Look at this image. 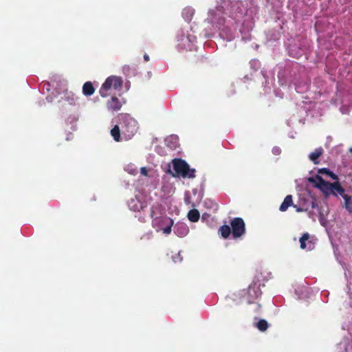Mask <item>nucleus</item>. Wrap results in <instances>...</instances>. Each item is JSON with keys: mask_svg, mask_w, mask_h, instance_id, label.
Wrapping results in <instances>:
<instances>
[{"mask_svg": "<svg viewBox=\"0 0 352 352\" xmlns=\"http://www.w3.org/2000/svg\"><path fill=\"white\" fill-rule=\"evenodd\" d=\"M116 122L111 130V135L116 142L129 140L137 133L138 122L127 113H120L116 118Z\"/></svg>", "mask_w": 352, "mask_h": 352, "instance_id": "nucleus-1", "label": "nucleus"}, {"mask_svg": "<svg viewBox=\"0 0 352 352\" xmlns=\"http://www.w3.org/2000/svg\"><path fill=\"white\" fill-rule=\"evenodd\" d=\"M151 217L152 227L157 232H161L166 236L171 233L174 220L164 214L163 210L159 204H155L152 206Z\"/></svg>", "mask_w": 352, "mask_h": 352, "instance_id": "nucleus-2", "label": "nucleus"}, {"mask_svg": "<svg viewBox=\"0 0 352 352\" xmlns=\"http://www.w3.org/2000/svg\"><path fill=\"white\" fill-rule=\"evenodd\" d=\"M316 187L321 190L326 195L331 194L341 195L344 190L338 182L330 183L324 181L321 176L317 175L309 179Z\"/></svg>", "mask_w": 352, "mask_h": 352, "instance_id": "nucleus-3", "label": "nucleus"}, {"mask_svg": "<svg viewBox=\"0 0 352 352\" xmlns=\"http://www.w3.org/2000/svg\"><path fill=\"white\" fill-rule=\"evenodd\" d=\"M174 177H182L183 178H194L195 170L190 168L189 165L181 159H175L172 162Z\"/></svg>", "mask_w": 352, "mask_h": 352, "instance_id": "nucleus-4", "label": "nucleus"}, {"mask_svg": "<svg viewBox=\"0 0 352 352\" xmlns=\"http://www.w3.org/2000/svg\"><path fill=\"white\" fill-rule=\"evenodd\" d=\"M260 285L253 282L249 287L241 292V298L248 303H254L261 296Z\"/></svg>", "mask_w": 352, "mask_h": 352, "instance_id": "nucleus-5", "label": "nucleus"}, {"mask_svg": "<svg viewBox=\"0 0 352 352\" xmlns=\"http://www.w3.org/2000/svg\"><path fill=\"white\" fill-rule=\"evenodd\" d=\"M141 176H144L150 181L153 188H155L159 182L160 174L157 169L153 166H143L140 169Z\"/></svg>", "mask_w": 352, "mask_h": 352, "instance_id": "nucleus-6", "label": "nucleus"}, {"mask_svg": "<svg viewBox=\"0 0 352 352\" xmlns=\"http://www.w3.org/2000/svg\"><path fill=\"white\" fill-rule=\"evenodd\" d=\"M230 225L233 238L240 237L245 233V223L241 218H234L231 221Z\"/></svg>", "mask_w": 352, "mask_h": 352, "instance_id": "nucleus-7", "label": "nucleus"}, {"mask_svg": "<svg viewBox=\"0 0 352 352\" xmlns=\"http://www.w3.org/2000/svg\"><path fill=\"white\" fill-rule=\"evenodd\" d=\"M300 245L302 250L306 251L312 250L315 248V239L311 237L308 233H305L300 238Z\"/></svg>", "mask_w": 352, "mask_h": 352, "instance_id": "nucleus-8", "label": "nucleus"}, {"mask_svg": "<svg viewBox=\"0 0 352 352\" xmlns=\"http://www.w3.org/2000/svg\"><path fill=\"white\" fill-rule=\"evenodd\" d=\"M122 84L123 80L121 77L111 76L106 79L101 88H120Z\"/></svg>", "mask_w": 352, "mask_h": 352, "instance_id": "nucleus-9", "label": "nucleus"}, {"mask_svg": "<svg viewBox=\"0 0 352 352\" xmlns=\"http://www.w3.org/2000/svg\"><path fill=\"white\" fill-rule=\"evenodd\" d=\"M128 206L131 210L140 212L146 206V204L136 195L135 198L131 199L128 203Z\"/></svg>", "mask_w": 352, "mask_h": 352, "instance_id": "nucleus-10", "label": "nucleus"}, {"mask_svg": "<svg viewBox=\"0 0 352 352\" xmlns=\"http://www.w3.org/2000/svg\"><path fill=\"white\" fill-rule=\"evenodd\" d=\"M174 233L179 237H184L189 232L188 226L184 222H177L173 226Z\"/></svg>", "mask_w": 352, "mask_h": 352, "instance_id": "nucleus-11", "label": "nucleus"}, {"mask_svg": "<svg viewBox=\"0 0 352 352\" xmlns=\"http://www.w3.org/2000/svg\"><path fill=\"white\" fill-rule=\"evenodd\" d=\"M52 91L51 94L53 95L54 96L60 95L61 98H63V97H65L66 100L70 104H72L73 102H74L75 99L73 97L70 98V96H73V94L72 91H68L67 89H63L62 92H58V89H52Z\"/></svg>", "mask_w": 352, "mask_h": 352, "instance_id": "nucleus-12", "label": "nucleus"}, {"mask_svg": "<svg viewBox=\"0 0 352 352\" xmlns=\"http://www.w3.org/2000/svg\"><path fill=\"white\" fill-rule=\"evenodd\" d=\"M47 85L50 87H61L66 85V81L60 76H54L50 82H47L43 85V87Z\"/></svg>", "mask_w": 352, "mask_h": 352, "instance_id": "nucleus-13", "label": "nucleus"}, {"mask_svg": "<svg viewBox=\"0 0 352 352\" xmlns=\"http://www.w3.org/2000/svg\"><path fill=\"white\" fill-rule=\"evenodd\" d=\"M165 144L170 149H175L179 144L178 137L175 135H171L165 139Z\"/></svg>", "mask_w": 352, "mask_h": 352, "instance_id": "nucleus-14", "label": "nucleus"}, {"mask_svg": "<svg viewBox=\"0 0 352 352\" xmlns=\"http://www.w3.org/2000/svg\"><path fill=\"white\" fill-rule=\"evenodd\" d=\"M121 102L120 100L116 98L112 97L111 100L107 103L108 109L112 111H118L121 108Z\"/></svg>", "mask_w": 352, "mask_h": 352, "instance_id": "nucleus-15", "label": "nucleus"}, {"mask_svg": "<svg viewBox=\"0 0 352 352\" xmlns=\"http://www.w3.org/2000/svg\"><path fill=\"white\" fill-rule=\"evenodd\" d=\"M323 153V149L322 147H318L316 148L313 152L310 153L309 155V158L311 161H312L314 164H318V159L322 155Z\"/></svg>", "mask_w": 352, "mask_h": 352, "instance_id": "nucleus-16", "label": "nucleus"}, {"mask_svg": "<svg viewBox=\"0 0 352 352\" xmlns=\"http://www.w3.org/2000/svg\"><path fill=\"white\" fill-rule=\"evenodd\" d=\"M195 14V10L191 7H186L182 10V16L185 21L190 22Z\"/></svg>", "mask_w": 352, "mask_h": 352, "instance_id": "nucleus-17", "label": "nucleus"}, {"mask_svg": "<svg viewBox=\"0 0 352 352\" xmlns=\"http://www.w3.org/2000/svg\"><path fill=\"white\" fill-rule=\"evenodd\" d=\"M293 203L292 196L289 195L285 197L283 202L280 206L279 210L282 212H285L287 210V208L292 206Z\"/></svg>", "mask_w": 352, "mask_h": 352, "instance_id": "nucleus-18", "label": "nucleus"}, {"mask_svg": "<svg viewBox=\"0 0 352 352\" xmlns=\"http://www.w3.org/2000/svg\"><path fill=\"white\" fill-rule=\"evenodd\" d=\"M199 212L197 210L193 209L188 212V219L192 222H197L199 219Z\"/></svg>", "mask_w": 352, "mask_h": 352, "instance_id": "nucleus-19", "label": "nucleus"}, {"mask_svg": "<svg viewBox=\"0 0 352 352\" xmlns=\"http://www.w3.org/2000/svg\"><path fill=\"white\" fill-rule=\"evenodd\" d=\"M254 326L261 331H266L269 327L267 322L264 319L258 320L254 323Z\"/></svg>", "mask_w": 352, "mask_h": 352, "instance_id": "nucleus-20", "label": "nucleus"}, {"mask_svg": "<svg viewBox=\"0 0 352 352\" xmlns=\"http://www.w3.org/2000/svg\"><path fill=\"white\" fill-rule=\"evenodd\" d=\"M230 232L231 228L227 225L222 226L219 229V233L224 239H227L230 236Z\"/></svg>", "mask_w": 352, "mask_h": 352, "instance_id": "nucleus-21", "label": "nucleus"}, {"mask_svg": "<svg viewBox=\"0 0 352 352\" xmlns=\"http://www.w3.org/2000/svg\"><path fill=\"white\" fill-rule=\"evenodd\" d=\"M124 170L132 175H135L138 173L137 166L131 163L126 165L124 167Z\"/></svg>", "mask_w": 352, "mask_h": 352, "instance_id": "nucleus-22", "label": "nucleus"}, {"mask_svg": "<svg viewBox=\"0 0 352 352\" xmlns=\"http://www.w3.org/2000/svg\"><path fill=\"white\" fill-rule=\"evenodd\" d=\"M162 188L163 192L166 194H170L174 190L173 184L169 182H164Z\"/></svg>", "mask_w": 352, "mask_h": 352, "instance_id": "nucleus-23", "label": "nucleus"}, {"mask_svg": "<svg viewBox=\"0 0 352 352\" xmlns=\"http://www.w3.org/2000/svg\"><path fill=\"white\" fill-rule=\"evenodd\" d=\"M345 201V206L347 210L352 214V197L348 195L344 197Z\"/></svg>", "mask_w": 352, "mask_h": 352, "instance_id": "nucleus-24", "label": "nucleus"}, {"mask_svg": "<svg viewBox=\"0 0 352 352\" xmlns=\"http://www.w3.org/2000/svg\"><path fill=\"white\" fill-rule=\"evenodd\" d=\"M320 173H324L326 175L330 176L333 179H336L337 178L336 175L335 174H333V173H331L329 170H328L327 168L321 169L320 170Z\"/></svg>", "mask_w": 352, "mask_h": 352, "instance_id": "nucleus-25", "label": "nucleus"}, {"mask_svg": "<svg viewBox=\"0 0 352 352\" xmlns=\"http://www.w3.org/2000/svg\"><path fill=\"white\" fill-rule=\"evenodd\" d=\"M95 89H82V94L86 96H90L94 94Z\"/></svg>", "mask_w": 352, "mask_h": 352, "instance_id": "nucleus-26", "label": "nucleus"}, {"mask_svg": "<svg viewBox=\"0 0 352 352\" xmlns=\"http://www.w3.org/2000/svg\"><path fill=\"white\" fill-rule=\"evenodd\" d=\"M172 259L174 263L181 262L182 258L180 256V252H178L175 256H173Z\"/></svg>", "mask_w": 352, "mask_h": 352, "instance_id": "nucleus-27", "label": "nucleus"}, {"mask_svg": "<svg viewBox=\"0 0 352 352\" xmlns=\"http://www.w3.org/2000/svg\"><path fill=\"white\" fill-rule=\"evenodd\" d=\"M110 89H100V94L102 97H107L109 94V91Z\"/></svg>", "mask_w": 352, "mask_h": 352, "instance_id": "nucleus-28", "label": "nucleus"}, {"mask_svg": "<svg viewBox=\"0 0 352 352\" xmlns=\"http://www.w3.org/2000/svg\"><path fill=\"white\" fill-rule=\"evenodd\" d=\"M82 88H94V84L91 81H87L83 85Z\"/></svg>", "mask_w": 352, "mask_h": 352, "instance_id": "nucleus-29", "label": "nucleus"}, {"mask_svg": "<svg viewBox=\"0 0 352 352\" xmlns=\"http://www.w3.org/2000/svg\"><path fill=\"white\" fill-rule=\"evenodd\" d=\"M281 151L280 148L278 147H274L272 148V153L275 155H278L280 153Z\"/></svg>", "mask_w": 352, "mask_h": 352, "instance_id": "nucleus-30", "label": "nucleus"}, {"mask_svg": "<svg viewBox=\"0 0 352 352\" xmlns=\"http://www.w3.org/2000/svg\"><path fill=\"white\" fill-rule=\"evenodd\" d=\"M274 93L276 96H279L280 98H282V96L279 95V91L280 89H274Z\"/></svg>", "mask_w": 352, "mask_h": 352, "instance_id": "nucleus-31", "label": "nucleus"}, {"mask_svg": "<svg viewBox=\"0 0 352 352\" xmlns=\"http://www.w3.org/2000/svg\"><path fill=\"white\" fill-rule=\"evenodd\" d=\"M138 217V219H139V220L140 221H145V217L144 216L140 215Z\"/></svg>", "mask_w": 352, "mask_h": 352, "instance_id": "nucleus-32", "label": "nucleus"}, {"mask_svg": "<svg viewBox=\"0 0 352 352\" xmlns=\"http://www.w3.org/2000/svg\"><path fill=\"white\" fill-rule=\"evenodd\" d=\"M144 60L147 62L149 60V56L148 54H144Z\"/></svg>", "mask_w": 352, "mask_h": 352, "instance_id": "nucleus-33", "label": "nucleus"}, {"mask_svg": "<svg viewBox=\"0 0 352 352\" xmlns=\"http://www.w3.org/2000/svg\"><path fill=\"white\" fill-rule=\"evenodd\" d=\"M320 223L323 226H326V222L324 220H323L322 219H320Z\"/></svg>", "mask_w": 352, "mask_h": 352, "instance_id": "nucleus-34", "label": "nucleus"}, {"mask_svg": "<svg viewBox=\"0 0 352 352\" xmlns=\"http://www.w3.org/2000/svg\"><path fill=\"white\" fill-rule=\"evenodd\" d=\"M46 99H47V100L48 102H52L53 101L52 98H51L49 95L47 96Z\"/></svg>", "mask_w": 352, "mask_h": 352, "instance_id": "nucleus-35", "label": "nucleus"}, {"mask_svg": "<svg viewBox=\"0 0 352 352\" xmlns=\"http://www.w3.org/2000/svg\"><path fill=\"white\" fill-rule=\"evenodd\" d=\"M289 54H290L291 56H293V54H292V49H289ZM294 56H295V57H298V54H296V55H294Z\"/></svg>", "mask_w": 352, "mask_h": 352, "instance_id": "nucleus-36", "label": "nucleus"}, {"mask_svg": "<svg viewBox=\"0 0 352 352\" xmlns=\"http://www.w3.org/2000/svg\"><path fill=\"white\" fill-rule=\"evenodd\" d=\"M185 201H186V203H187V204H188V203H189V199H188L187 197L185 198Z\"/></svg>", "mask_w": 352, "mask_h": 352, "instance_id": "nucleus-37", "label": "nucleus"}, {"mask_svg": "<svg viewBox=\"0 0 352 352\" xmlns=\"http://www.w3.org/2000/svg\"><path fill=\"white\" fill-rule=\"evenodd\" d=\"M302 102H305V103H308V102H311V101H302Z\"/></svg>", "mask_w": 352, "mask_h": 352, "instance_id": "nucleus-38", "label": "nucleus"}, {"mask_svg": "<svg viewBox=\"0 0 352 352\" xmlns=\"http://www.w3.org/2000/svg\"><path fill=\"white\" fill-rule=\"evenodd\" d=\"M328 140L330 142L331 140V138L329 137Z\"/></svg>", "mask_w": 352, "mask_h": 352, "instance_id": "nucleus-39", "label": "nucleus"}, {"mask_svg": "<svg viewBox=\"0 0 352 352\" xmlns=\"http://www.w3.org/2000/svg\"><path fill=\"white\" fill-rule=\"evenodd\" d=\"M305 98L306 99H309V97H308L307 94L305 96Z\"/></svg>", "mask_w": 352, "mask_h": 352, "instance_id": "nucleus-40", "label": "nucleus"}, {"mask_svg": "<svg viewBox=\"0 0 352 352\" xmlns=\"http://www.w3.org/2000/svg\"><path fill=\"white\" fill-rule=\"evenodd\" d=\"M351 152L352 153V148H351Z\"/></svg>", "mask_w": 352, "mask_h": 352, "instance_id": "nucleus-41", "label": "nucleus"}]
</instances>
